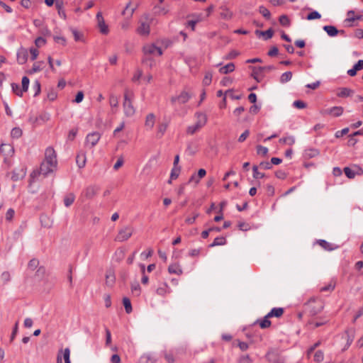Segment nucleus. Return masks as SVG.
Masks as SVG:
<instances>
[{"mask_svg": "<svg viewBox=\"0 0 363 363\" xmlns=\"http://www.w3.org/2000/svg\"><path fill=\"white\" fill-rule=\"evenodd\" d=\"M197 121L194 125H189L186 129V133L190 135L194 134L202 127H203L207 122L206 115L203 113H196Z\"/></svg>", "mask_w": 363, "mask_h": 363, "instance_id": "f257e3e1", "label": "nucleus"}, {"mask_svg": "<svg viewBox=\"0 0 363 363\" xmlns=\"http://www.w3.org/2000/svg\"><path fill=\"white\" fill-rule=\"evenodd\" d=\"M133 93L126 91L124 94L123 110L127 117L133 116L135 113V109L132 104Z\"/></svg>", "mask_w": 363, "mask_h": 363, "instance_id": "f03ea898", "label": "nucleus"}, {"mask_svg": "<svg viewBox=\"0 0 363 363\" xmlns=\"http://www.w3.org/2000/svg\"><path fill=\"white\" fill-rule=\"evenodd\" d=\"M133 233V228L130 226H125L119 230L115 240L118 242H124L128 240Z\"/></svg>", "mask_w": 363, "mask_h": 363, "instance_id": "7ed1b4c3", "label": "nucleus"}, {"mask_svg": "<svg viewBox=\"0 0 363 363\" xmlns=\"http://www.w3.org/2000/svg\"><path fill=\"white\" fill-rule=\"evenodd\" d=\"M344 172L349 179H354L357 175L363 174V169L359 165L354 164L350 167H345Z\"/></svg>", "mask_w": 363, "mask_h": 363, "instance_id": "20e7f679", "label": "nucleus"}, {"mask_svg": "<svg viewBox=\"0 0 363 363\" xmlns=\"http://www.w3.org/2000/svg\"><path fill=\"white\" fill-rule=\"evenodd\" d=\"M100 138H101V134L97 131H94L91 133H89L86 137L85 145L86 147L91 148V147H94L98 143Z\"/></svg>", "mask_w": 363, "mask_h": 363, "instance_id": "39448f33", "label": "nucleus"}, {"mask_svg": "<svg viewBox=\"0 0 363 363\" xmlns=\"http://www.w3.org/2000/svg\"><path fill=\"white\" fill-rule=\"evenodd\" d=\"M144 55H162V50L157 47L155 44H148L143 47Z\"/></svg>", "mask_w": 363, "mask_h": 363, "instance_id": "423d86ee", "label": "nucleus"}, {"mask_svg": "<svg viewBox=\"0 0 363 363\" xmlns=\"http://www.w3.org/2000/svg\"><path fill=\"white\" fill-rule=\"evenodd\" d=\"M45 162L50 164V166H57V159H56V154L55 150L51 147H48L45 150Z\"/></svg>", "mask_w": 363, "mask_h": 363, "instance_id": "0eeeda50", "label": "nucleus"}, {"mask_svg": "<svg viewBox=\"0 0 363 363\" xmlns=\"http://www.w3.org/2000/svg\"><path fill=\"white\" fill-rule=\"evenodd\" d=\"M308 304L311 308V313L313 315H316L320 313L323 309V304L320 300L315 299V298H312L308 301Z\"/></svg>", "mask_w": 363, "mask_h": 363, "instance_id": "6e6552de", "label": "nucleus"}, {"mask_svg": "<svg viewBox=\"0 0 363 363\" xmlns=\"http://www.w3.org/2000/svg\"><path fill=\"white\" fill-rule=\"evenodd\" d=\"M191 98L190 94L186 91H182L181 94L176 96H172L171 98V102L172 104L176 103H179V104H183L186 103L189 99Z\"/></svg>", "mask_w": 363, "mask_h": 363, "instance_id": "1a4fd4ad", "label": "nucleus"}, {"mask_svg": "<svg viewBox=\"0 0 363 363\" xmlns=\"http://www.w3.org/2000/svg\"><path fill=\"white\" fill-rule=\"evenodd\" d=\"M150 30V23L147 20L145 21H140L139 26L137 28V33L140 35L147 36L149 35Z\"/></svg>", "mask_w": 363, "mask_h": 363, "instance_id": "9d476101", "label": "nucleus"}, {"mask_svg": "<svg viewBox=\"0 0 363 363\" xmlns=\"http://www.w3.org/2000/svg\"><path fill=\"white\" fill-rule=\"evenodd\" d=\"M96 19L98 22V26L99 28L100 32L103 34H107L108 33V28L106 26L104 19L100 12L96 14Z\"/></svg>", "mask_w": 363, "mask_h": 363, "instance_id": "9b49d317", "label": "nucleus"}, {"mask_svg": "<svg viewBox=\"0 0 363 363\" xmlns=\"http://www.w3.org/2000/svg\"><path fill=\"white\" fill-rule=\"evenodd\" d=\"M28 53L26 49L21 48L17 52V61L18 64L23 65L26 62Z\"/></svg>", "mask_w": 363, "mask_h": 363, "instance_id": "f8f14e48", "label": "nucleus"}, {"mask_svg": "<svg viewBox=\"0 0 363 363\" xmlns=\"http://www.w3.org/2000/svg\"><path fill=\"white\" fill-rule=\"evenodd\" d=\"M56 167L50 166V164L43 161L40 167V174L47 176L48 174L52 172Z\"/></svg>", "mask_w": 363, "mask_h": 363, "instance_id": "ddd939ff", "label": "nucleus"}, {"mask_svg": "<svg viewBox=\"0 0 363 363\" xmlns=\"http://www.w3.org/2000/svg\"><path fill=\"white\" fill-rule=\"evenodd\" d=\"M99 188L96 186H89L86 188L84 195L86 199H92L98 193Z\"/></svg>", "mask_w": 363, "mask_h": 363, "instance_id": "4468645a", "label": "nucleus"}, {"mask_svg": "<svg viewBox=\"0 0 363 363\" xmlns=\"http://www.w3.org/2000/svg\"><path fill=\"white\" fill-rule=\"evenodd\" d=\"M171 291L172 290L167 283L161 284L156 290V293L162 296H164L166 294H170Z\"/></svg>", "mask_w": 363, "mask_h": 363, "instance_id": "2eb2a0df", "label": "nucleus"}, {"mask_svg": "<svg viewBox=\"0 0 363 363\" xmlns=\"http://www.w3.org/2000/svg\"><path fill=\"white\" fill-rule=\"evenodd\" d=\"M155 116L154 113H149L147 115L145 122V127L149 129L152 130L155 125Z\"/></svg>", "mask_w": 363, "mask_h": 363, "instance_id": "dca6fc26", "label": "nucleus"}, {"mask_svg": "<svg viewBox=\"0 0 363 363\" xmlns=\"http://www.w3.org/2000/svg\"><path fill=\"white\" fill-rule=\"evenodd\" d=\"M86 157L84 152H80L76 157V162L79 168H83L86 164Z\"/></svg>", "mask_w": 363, "mask_h": 363, "instance_id": "f3484780", "label": "nucleus"}, {"mask_svg": "<svg viewBox=\"0 0 363 363\" xmlns=\"http://www.w3.org/2000/svg\"><path fill=\"white\" fill-rule=\"evenodd\" d=\"M362 68H363V60H360L353 66V67L352 69H350L347 71V74L350 76L353 77V76L356 75L357 71L362 69Z\"/></svg>", "mask_w": 363, "mask_h": 363, "instance_id": "a211bd4d", "label": "nucleus"}, {"mask_svg": "<svg viewBox=\"0 0 363 363\" xmlns=\"http://www.w3.org/2000/svg\"><path fill=\"white\" fill-rule=\"evenodd\" d=\"M284 313L283 308H273L270 312L267 314V318H280Z\"/></svg>", "mask_w": 363, "mask_h": 363, "instance_id": "6ab92c4d", "label": "nucleus"}, {"mask_svg": "<svg viewBox=\"0 0 363 363\" xmlns=\"http://www.w3.org/2000/svg\"><path fill=\"white\" fill-rule=\"evenodd\" d=\"M318 243L323 249L328 251H332L337 247L335 245L328 242L325 240H318Z\"/></svg>", "mask_w": 363, "mask_h": 363, "instance_id": "aec40b11", "label": "nucleus"}, {"mask_svg": "<svg viewBox=\"0 0 363 363\" xmlns=\"http://www.w3.org/2000/svg\"><path fill=\"white\" fill-rule=\"evenodd\" d=\"M26 176V171L23 169L19 170H13L11 175V179L13 181H18L23 179Z\"/></svg>", "mask_w": 363, "mask_h": 363, "instance_id": "412c9836", "label": "nucleus"}, {"mask_svg": "<svg viewBox=\"0 0 363 363\" xmlns=\"http://www.w3.org/2000/svg\"><path fill=\"white\" fill-rule=\"evenodd\" d=\"M323 28L330 37H334L340 33L339 30L333 26H324Z\"/></svg>", "mask_w": 363, "mask_h": 363, "instance_id": "4be33fe9", "label": "nucleus"}, {"mask_svg": "<svg viewBox=\"0 0 363 363\" xmlns=\"http://www.w3.org/2000/svg\"><path fill=\"white\" fill-rule=\"evenodd\" d=\"M326 112L333 115V116L337 117L342 114L343 108L341 106H334L328 109Z\"/></svg>", "mask_w": 363, "mask_h": 363, "instance_id": "5701e85b", "label": "nucleus"}, {"mask_svg": "<svg viewBox=\"0 0 363 363\" xmlns=\"http://www.w3.org/2000/svg\"><path fill=\"white\" fill-rule=\"evenodd\" d=\"M41 225L43 228H50L52 227V223L50 218L46 215H41L40 217Z\"/></svg>", "mask_w": 363, "mask_h": 363, "instance_id": "b1692460", "label": "nucleus"}, {"mask_svg": "<svg viewBox=\"0 0 363 363\" xmlns=\"http://www.w3.org/2000/svg\"><path fill=\"white\" fill-rule=\"evenodd\" d=\"M168 272L170 274H175L178 275L182 274V269H181L180 266L177 263L170 264L168 267Z\"/></svg>", "mask_w": 363, "mask_h": 363, "instance_id": "393cba45", "label": "nucleus"}, {"mask_svg": "<svg viewBox=\"0 0 363 363\" xmlns=\"http://www.w3.org/2000/svg\"><path fill=\"white\" fill-rule=\"evenodd\" d=\"M235 70V65L233 62L228 63L226 65L220 68L219 72L221 74H228L230 72H232Z\"/></svg>", "mask_w": 363, "mask_h": 363, "instance_id": "a878e982", "label": "nucleus"}, {"mask_svg": "<svg viewBox=\"0 0 363 363\" xmlns=\"http://www.w3.org/2000/svg\"><path fill=\"white\" fill-rule=\"evenodd\" d=\"M269 318H267V315L263 319L257 320L255 323H258L261 328L265 329L271 326V321L269 320Z\"/></svg>", "mask_w": 363, "mask_h": 363, "instance_id": "bb28decb", "label": "nucleus"}, {"mask_svg": "<svg viewBox=\"0 0 363 363\" xmlns=\"http://www.w3.org/2000/svg\"><path fill=\"white\" fill-rule=\"evenodd\" d=\"M75 196L73 193H69L64 198V204L66 207H69L74 201Z\"/></svg>", "mask_w": 363, "mask_h": 363, "instance_id": "cd10ccee", "label": "nucleus"}, {"mask_svg": "<svg viewBox=\"0 0 363 363\" xmlns=\"http://www.w3.org/2000/svg\"><path fill=\"white\" fill-rule=\"evenodd\" d=\"M0 150L1 152H5L6 156H11L14 152L13 147L10 145L2 144Z\"/></svg>", "mask_w": 363, "mask_h": 363, "instance_id": "c85d7f7f", "label": "nucleus"}, {"mask_svg": "<svg viewBox=\"0 0 363 363\" xmlns=\"http://www.w3.org/2000/svg\"><path fill=\"white\" fill-rule=\"evenodd\" d=\"M226 244V239L224 237H217L214 239L213 242L209 245L210 247L216 246L224 245Z\"/></svg>", "mask_w": 363, "mask_h": 363, "instance_id": "c756f323", "label": "nucleus"}, {"mask_svg": "<svg viewBox=\"0 0 363 363\" xmlns=\"http://www.w3.org/2000/svg\"><path fill=\"white\" fill-rule=\"evenodd\" d=\"M115 275L112 272H108L106 274V284L108 286H112L115 283Z\"/></svg>", "mask_w": 363, "mask_h": 363, "instance_id": "7c9ffc66", "label": "nucleus"}, {"mask_svg": "<svg viewBox=\"0 0 363 363\" xmlns=\"http://www.w3.org/2000/svg\"><path fill=\"white\" fill-rule=\"evenodd\" d=\"M345 337L347 340L346 348L349 347L350 345L354 340V333L353 330H347L345 333Z\"/></svg>", "mask_w": 363, "mask_h": 363, "instance_id": "2f4dec72", "label": "nucleus"}, {"mask_svg": "<svg viewBox=\"0 0 363 363\" xmlns=\"http://www.w3.org/2000/svg\"><path fill=\"white\" fill-rule=\"evenodd\" d=\"M292 78V72L289 71L283 73L280 77V82L281 84L289 82Z\"/></svg>", "mask_w": 363, "mask_h": 363, "instance_id": "473e14b6", "label": "nucleus"}, {"mask_svg": "<svg viewBox=\"0 0 363 363\" xmlns=\"http://www.w3.org/2000/svg\"><path fill=\"white\" fill-rule=\"evenodd\" d=\"M123 304L125 307V312L128 314L130 313L133 311V308L130 299L127 297H124L123 298Z\"/></svg>", "mask_w": 363, "mask_h": 363, "instance_id": "72a5a7b5", "label": "nucleus"}, {"mask_svg": "<svg viewBox=\"0 0 363 363\" xmlns=\"http://www.w3.org/2000/svg\"><path fill=\"white\" fill-rule=\"evenodd\" d=\"M56 7L58 9V13L60 17L63 18L64 19L66 18V14L65 11L63 10V1H56Z\"/></svg>", "mask_w": 363, "mask_h": 363, "instance_id": "f704fd0d", "label": "nucleus"}, {"mask_svg": "<svg viewBox=\"0 0 363 363\" xmlns=\"http://www.w3.org/2000/svg\"><path fill=\"white\" fill-rule=\"evenodd\" d=\"M353 91L349 88H341L340 91L337 93V96L339 97H347L349 96Z\"/></svg>", "mask_w": 363, "mask_h": 363, "instance_id": "c9c22d12", "label": "nucleus"}, {"mask_svg": "<svg viewBox=\"0 0 363 363\" xmlns=\"http://www.w3.org/2000/svg\"><path fill=\"white\" fill-rule=\"evenodd\" d=\"M279 143L293 145L295 143V138L294 136H288L279 139Z\"/></svg>", "mask_w": 363, "mask_h": 363, "instance_id": "e433bc0d", "label": "nucleus"}, {"mask_svg": "<svg viewBox=\"0 0 363 363\" xmlns=\"http://www.w3.org/2000/svg\"><path fill=\"white\" fill-rule=\"evenodd\" d=\"M42 64H43V62H37L34 63L32 69L29 71V74H32L36 73V72L42 70V69H43V67H41Z\"/></svg>", "mask_w": 363, "mask_h": 363, "instance_id": "4c0bfd02", "label": "nucleus"}, {"mask_svg": "<svg viewBox=\"0 0 363 363\" xmlns=\"http://www.w3.org/2000/svg\"><path fill=\"white\" fill-rule=\"evenodd\" d=\"M252 171H253V177L256 179L264 178L265 176V174L264 173L258 171V167L256 165H254L252 167Z\"/></svg>", "mask_w": 363, "mask_h": 363, "instance_id": "58836bf2", "label": "nucleus"}, {"mask_svg": "<svg viewBox=\"0 0 363 363\" xmlns=\"http://www.w3.org/2000/svg\"><path fill=\"white\" fill-rule=\"evenodd\" d=\"M259 12L267 19H269L271 17L270 11L263 6L259 7Z\"/></svg>", "mask_w": 363, "mask_h": 363, "instance_id": "ea45409f", "label": "nucleus"}, {"mask_svg": "<svg viewBox=\"0 0 363 363\" xmlns=\"http://www.w3.org/2000/svg\"><path fill=\"white\" fill-rule=\"evenodd\" d=\"M22 130L16 127L11 130V135L13 138H19L22 135Z\"/></svg>", "mask_w": 363, "mask_h": 363, "instance_id": "a19ab883", "label": "nucleus"}, {"mask_svg": "<svg viewBox=\"0 0 363 363\" xmlns=\"http://www.w3.org/2000/svg\"><path fill=\"white\" fill-rule=\"evenodd\" d=\"M252 77L253 78L257 81V82H259V79L258 78L259 75H260L262 72V69H259V67H252Z\"/></svg>", "mask_w": 363, "mask_h": 363, "instance_id": "79ce46f5", "label": "nucleus"}, {"mask_svg": "<svg viewBox=\"0 0 363 363\" xmlns=\"http://www.w3.org/2000/svg\"><path fill=\"white\" fill-rule=\"evenodd\" d=\"M335 282L331 281L327 285L321 287L320 291H323H323H332L335 289Z\"/></svg>", "mask_w": 363, "mask_h": 363, "instance_id": "37998d69", "label": "nucleus"}, {"mask_svg": "<svg viewBox=\"0 0 363 363\" xmlns=\"http://www.w3.org/2000/svg\"><path fill=\"white\" fill-rule=\"evenodd\" d=\"M12 91L18 96H22L23 91L20 89V86L18 84L12 83L11 84Z\"/></svg>", "mask_w": 363, "mask_h": 363, "instance_id": "c03bdc74", "label": "nucleus"}, {"mask_svg": "<svg viewBox=\"0 0 363 363\" xmlns=\"http://www.w3.org/2000/svg\"><path fill=\"white\" fill-rule=\"evenodd\" d=\"M62 356L65 363H71L70 362V350L68 347L62 351Z\"/></svg>", "mask_w": 363, "mask_h": 363, "instance_id": "a18cd8bd", "label": "nucleus"}, {"mask_svg": "<svg viewBox=\"0 0 363 363\" xmlns=\"http://www.w3.org/2000/svg\"><path fill=\"white\" fill-rule=\"evenodd\" d=\"M321 17V15L316 11H313L308 14L306 19L308 21L318 19Z\"/></svg>", "mask_w": 363, "mask_h": 363, "instance_id": "49530a36", "label": "nucleus"}, {"mask_svg": "<svg viewBox=\"0 0 363 363\" xmlns=\"http://www.w3.org/2000/svg\"><path fill=\"white\" fill-rule=\"evenodd\" d=\"M181 172V167H173L171 170L170 177L171 179H176L179 176Z\"/></svg>", "mask_w": 363, "mask_h": 363, "instance_id": "de8ad7c7", "label": "nucleus"}, {"mask_svg": "<svg viewBox=\"0 0 363 363\" xmlns=\"http://www.w3.org/2000/svg\"><path fill=\"white\" fill-rule=\"evenodd\" d=\"M131 291L136 296H139L140 294V286L138 282L133 283L131 284Z\"/></svg>", "mask_w": 363, "mask_h": 363, "instance_id": "09e8293b", "label": "nucleus"}, {"mask_svg": "<svg viewBox=\"0 0 363 363\" xmlns=\"http://www.w3.org/2000/svg\"><path fill=\"white\" fill-rule=\"evenodd\" d=\"M29 83H30V80L27 77L25 76L22 78V89L21 90L23 92H26L28 91Z\"/></svg>", "mask_w": 363, "mask_h": 363, "instance_id": "8fccbe9b", "label": "nucleus"}, {"mask_svg": "<svg viewBox=\"0 0 363 363\" xmlns=\"http://www.w3.org/2000/svg\"><path fill=\"white\" fill-rule=\"evenodd\" d=\"M279 23L284 26H289L290 25V21L287 16L281 15L279 17Z\"/></svg>", "mask_w": 363, "mask_h": 363, "instance_id": "3c124183", "label": "nucleus"}, {"mask_svg": "<svg viewBox=\"0 0 363 363\" xmlns=\"http://www.w3.org/2000/svg\"><path fill=\"white\" fill-rule=\"evenodd\" d=\"M212 81V74L211 72H206L203 79V84L204 86H208Z\"/></svg>", "mask_w": 363, "mask_h": 363, "instance_id": "603ef678", "label": "nucleus"}, {"mask_svg": "<svg viewBox=\"0 0 363 363\" xmlns=\"http://www.w3.org/2000/svg\"><path fill=\"white\" fill-rule=\"evenodd\" d=\"M110 106L113 108L118 107V99L116 96L111 95L109 99Z\"/></svg>", "mask_w": 363, "mask_h": 363, "instance_id": "864d4df0", "label": "nucleus"}, {"mask_svg": "<svg viewBox=\"0 0 363 363\" xmlns=\"http://www.w3.org/2000/svg\"><path fill=\"white\" fill-rule=\"evenodd\" d=\"M324 355L321 350H318L314 354V360L317 362H320L323 360Z\"/></svg>", "mask_w": 363, "mask_h": 363, "instance_id": "5fc2aeb1", "label": "nucleus"}, {"mask_svg": "<svg viewBox=\"0 0 363 363\" xmlns=\"http://www.w3.org/2000/svg\"><path fill=\"white\" fill-rule=\"evenodd\" d=\"M257 152L259 155H262L263 156L267 155L268 152V148L262 145L257 146Z\"/></svg>", "mask_w": 363, "mask_h": 363, "instance_id": "6e6d98bb", "label": "nucleus"}, {"mask_svg": "<svg viewBox=\"0 0 363 363\" xmlns=\"http://www.w3.org/2000/svg\"><path fill=\"white\" fill-rule=\"evenodd\" d=\"M155 9L156 11V13H157L159 15H165L169 11L167 9L160 6H155Z\"/></svg>", "mask_w": 363, "mask_h": 363, "instance_id": "4d7b16f0", "label": "nucleus"}, {"mask_svg": "<svg viewBox=\"0 0 363 363\" xmlns=\"http://www.w3.org/2000/svg\"><path fill=\"white\" fill-rule=\"evenodd\" d=\"M33 89L35 90L34 96L38 95L40 92V83L39 81L35 80L33 84Z\"/></svg>", "mask_w": 363, "mask_h": 363, "instance_id": "13d9d810", "label": "nucleus"}, {"mask_svg": "<svg viewBox=\"0 0 363 363\" xmlns=\"http://www.w3.org/2000/svg\"><path fill=\"white\" fill-rule=\"evenodd\" d=\"M274 34V31L272 28H269L265 31H263L262 36L264 37V40H269L272 38Z\"/></svg>", "mask_w": 363, "mask_h": 363, "instance_id": "bf43d9fd", "label": "nucleus"}, {"mask_svg": "<svg viewBox=\"0 0 363 363\" xmlns=\"http://www.w3.org/2000/svg\"><path fill=\"white\" fill-rule=\"evenodd\" d=\"M168 126L167 123H162L158 125V133L163 135Z\"/></svg>", "mask_w": 363, "mask_h": 363, "instance_id": "052dcab7", "label": "nucleus"}, {"mask_svg": "<svg viewBox=\"0 0 363 363\" xmlns=\"http://www.w3.org/2000/svg\"><path fill=\"white\" fill-rule=\"evenodd\" d=\"M130 6V3L128 4L125 8V9L123 11V15H125V14H128V16L129 17H131L133 13H134V11H135V9L134 8H132L131 9L129 10V7Z\"/></svg>", "mask_w": 363, "mask_h": 363, "instance_id": "680f3d73", "label": "nucleus"}, {"mask_svg": "<svg viewBox=\"0 0 363 363\" xmlns=\"http://www.w3.org/2000/svg\"><path fill=\"white\" fill-rule=\"evenodd\" d=\"M293 106L297 108L301 109L306 107V104L303 101L297 100L293 103Z\"/></svg>", "mask_w": 363, "mask_h": 363, "instance_id": "e2e57ef3", "label": "nucleus"}, {"mask_svg": "<svg viewBox=\"0 0 363 363\" xmlns=\"http://www.w3.org/2000/svg\"><path fill=\"white\" fill-rule=\"evenodd\" d=\"M143 62L149 65L150 67H152V65L154 64V61L151 58L150 55H144Z\"/></svg>", "mask_w": 363, "mask_h": 363, "instance_id": "0e129e2a", "label": "nucleus"}, {"mask_svg": "<svg viewBox=\"0 0 363 363\" xmlns=\"http://www.w3.org/2000/svg\"><path fill=\"white\" fill-rule=\"evenodd\" d=\"M46 43V40L43 37H38L35 40V44L38 48H40Z\"/></svg>", "mask_w": 363, "mask_h": 363, "instance_id": "69168bd1", "label": "nucleus"}, {"mask_svg": "<svg viewBox=\"0 0 363 363\" xmlns=\"http://www.w3.org/2000/svg\"><path fill=\"white\" fill-rule=\"evenodd\" d=\"M39 264V261L36 259H33L31 260H30L29 263H28V267L30 269H31L32 270H34L35 269H36V267L38 266Z\"/></svg>", "mask_w": 363, "mask_h": 363, "instance_id": "338daca9", "label": "nucleus"}, {"mask_svg": "<svg viewBox=\"0 0 363 363\" xmlns=\"http://www.w3.org/2000/svg\"><path fill=\"white\" fill-rule=\"evenodd\" d=\"M123 157L122 156L119 157L117 162L113 165V169L115 170L118 169L123 164Z\"/></svg>", "mask_w": 363, "mask_h": 363, "instance_id": "774afa93", "label": "nucleus"}]
</instances>
